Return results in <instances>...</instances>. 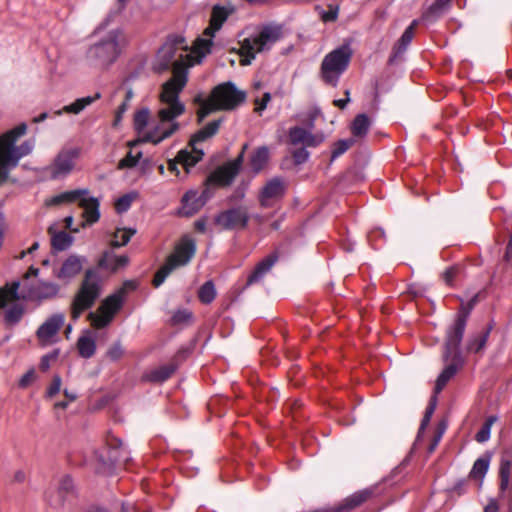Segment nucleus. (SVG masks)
Masks as SVG:
<instances>
[{"mask_svg": "<svg viewBox=\"0 0 512 512\" xmlns=\"http://www.w3.org/2000/svg\"><path fill=\"white\" fill-rule=\"evenodd\" d=\"M80 155V149L76 147L65 148L61 150L53 163L48 167V173L51 178H63L70 174L75 166V161Z\"/></svg>", "mask_w": 512, "mask_h": 512, "instance_id": "nucleus-15", "label": "nucleus"}, {"mask_svg": "<svg viewBox=\"0 0 512 512\" xmlns=\"http://www.w3.org/2000/svg\"><path fill=\"white\" fill-rule=\"evenodd\" d=\"M489 468V459L479 458L474 462L470 471V477L474 479H482Z\"/></svg>", "mask_w": 512, "mask_h": 512, "instance_id": "nucleus-43", "label": "nucleus"}, {"mask_svg": "<svg viewBox=\"0 0 512 512\" xmlns=\"http://www.w3.org/2000/svg\"><path fill=\"white\" fill-rule=\"evenodd\" d=\"M339 9L336 6H329L328 11H323L321 14V19L323 22H333L338 17Z\"/></svg>", "mask_w": 512, "mask_h": 512, "instance_id": "nucleus-55", "label": "nucleus"}, {"mask_svg": "<svg viewBox=\"0 0 512 512\" xmlns=\"http://www.w3.org/2000/svg\"><path fill=\"white\" fill-rule=\"evenodd\" d=\"M447 364L441 374L438 376L436 385H435V391L436 393L440 392L447 382L456 374V372L460 369V367L463 364V360L461 357L458 356H450L449 359L446 361Z\"/></svg>", "mask_w": 512, "mask_h": 512, "instance_id": "nucleus-25", "label": "nucleus"}, {"mask_svg": "<svg viewBox=\"0 0 512 512\" xmlns=\"http://www.w3.org/2000/svg\"><path fill=\"white\" fill-rule=\"evenodd\" d=\"M352 54L353 52L349 44H343L328 53L324 57L320 68L323 81L335 87L340 76L346 71Z\"/></svg>", "mask_w": 512, "mask_h": 512, "instance_id": "nucleus-7", "label": "nucleus"}, {"mask_svg": "<svg viewBox=\"0 0 512 512\" xmlns=\"http://www.w3.org/2000/svg\"><path fill=\"white\" fill-rule=\"evenodd\" d=\"M372 495L371 490L364 489L353 493L348 496L342 503V509L352 510L364 502H366Z\"/></svg>", "mask_w": 512, "mask_h": 512, "instance_id": "nucleus-32", "label": "nucleus"}, {"mask_svg": "<svg viewBox=\"0 0 512 512\" xmlns=\"http://www.w3.org/2000/svg\"><path fill=\"white\" fill-rule=\"evenodd\" d=\"M512 475V461L503 458L500 465V489L506 490L510 485V478Z\"/></svg>", "mask_w": 512, "mask_h": 512, "instance_id": "nucleus-38", "label": "nucleus"}, {"mask_svg": "<svg viewBox=\"0 0 512 512\" xmlns=\"http://www.w3.org/2000/svg\"><path fill=\"white\" fill-rule=\"evenodd\" d=\"M246 93L239 90L232 82L217 85L207 99L200 103L197 112L201 122L205 117L215 111H230L237 108L245 101Z\"/></svg>", "mask_w": 512, "mask_h": 512, "instance_id": "nucleus-5", "label": "nucleus"}, {"mask_svg": "<svg viewBox=\"0 0 512 512\" xmlns=\"http://www.w3.org/2000/svg\"><path fill=\"white\" fill-rule=\"evenodd\" d=\"M436 397H432L424 414V417L421 422L420 431L424 430L426 426L429 424L431 417L436 409Z\"/></svg>", "mask_w": 512, "mask_h": 512, "instance_id": "nucleus-50", "label": "nucleus"}, {"mask_svg": "<svg viewBox=\"0 0 512 512\" xmlns=\"http://www.w3.org/2000/svg\"><path fill=\"white\" fill-rule=\"evenodd\" d=\"M370 127V120L365 114H359L355 117L352 125L351 132L355 137H364Z\"/></svg>", "mask_w": 512, "mask_h": 512, "instance_id": "nucleus-34", "label": "nucleus"}, {"mask_svg": "<svg viewBox=\"0 0 512 512\" xmlns=\"http://www.w3.org/2000/svg\"><path fill=\"white\" fill-rule=\"evenodd\" d=\"M209 198L208 190L205 189L201 194L196 190H190L182 197V206L179 210L182 216H193L196 214L207 202Z\"/></svg>", "mask_w": 512, "mask_h": 512, "instance_id": "nucleus-23", "label": "nucleus"}, {"mask_svg": "<svg viewBox=\"0 0 512 512\" xmlns=\"http://www.w3.org/2000/svg\"><path fill=\"white\" fill-rule=\"evenodd\" d=\"M62 381L58 375H55L52 379L51 384L47 388L46 396L48 398H53L56 394H58L61 390Z\"/></svg>", "mask_w": 512, "mask_h": 512, "instance_id": "nucleus-52", "label": "nucleus"}, {"mask_svg": "<svg viewBox=\"0 0 512 512\" xmlns=\"http://www.w3.org/2000/svg\"><path fill=\"white\" fill-rule=\"evenodd\" d=\"M135 233H136V230L131 229V228L117 229L113 234V239L111 241V245L114 247L124 246L129 242V240Z\"/></svg>", "mask_w": 512, "mask_h": 512, "instance_id": "nucleus-39", "label": "nucleus"}, {"mask_svg": "<svg viewBox=\"0 0 512 512\" xmlns=\"http://www.w3.org/2000/svg\"><path fill=\"white\" fill-rule=\"evenodd\" d=\"M233 11L234 9L232 7L220 5H215L212 8L209 26L204 30L203 37H201L202 39L210 41V47L213 44L215 33L221 29L223 23L233 13Z\"/></svg>", "mask_w": 512, "mask_h": 512, "instance_id": "nucleus-21", "label": "nucleus"}, {"mask_svg": "<svg viewBox=\"0 0 512 512\" xmlns=\"http://www.w3.org/2000/svg\"><path fill=\"white\" fill-rule=\"evenodd\" d=\"M87 194L86 189H76L71 191H65L58 195H55L46 201L49 206L60 205L65 203L79 202L81 196Z\"/></svg>", "mask_w": 512, "mask_h": 512, "instance_id": "nucleus-29", "label": "nucleus"}, {"mask_svg": "<svg viewBox=\"0 0 512 512\" xmlns=\"http://www.w3.org/2000/svg\"><path fill=\"white\" fill-rule=\"evenodd\" d=\"M221 120H215L208 123L202 129H200L197 133L193 135L190 140L191 150H182L178 153V160L182 162L186 167L194 166L198 163L204 153L201 149L197 148V143L205 141L206 139L215 135L220 127Z\"/></svg>", "mask_w": 512, "mask_h": 512, "instance_id": "nucleus-11", "label": "nucleus"}, {"mask_svg": "<svg viewBox=\"0 0 512 512\" xmlns=\"http://www.w3.org/2000/svg\"><path fill=\"white\" fill-rule=\"evenodd\" d=\"M475 298L471 299L468 303L466 304H462L461 305V309L459 311L458 314H461V313H467V317L469 316L470 314V311L473 309L474 307V304H475Z\"/></svg>", "mask_w": 512, "mask_h": 512, "instance_id": "nucleus-61", "label": "nucleus"}, {"mask_svg": "<svg viewBox=\"0 0 512 512\" xmlns=\"http://www.w3.org/2000/svg\"><path fill=\"white\" fill-rule=\"evenodd\" d=\"M65 317L63 314H54L49 317L37 330V337L42 346L55 343L58 338V332L63 326Z\"/></svg>", "mask_w": 512, "mask_h": 512, "instance_id": "nucleus-20", "label": "nucleus"}, {"mask_svg": "<svg viewBox=\"0 0 512 512\" xmlns=\"http://www.w3.org/2000/svg\"><path fill=\"white\" fill-rule=\"evenodd\" d=\"M248 220V212L242 207L223 211L215 217V223L224 230L244 229Z\"/></svg>", "mask_w": 512, "mask_h": 512, "instance_id": "nucleus-18", "label": "nucleus"}, {"mask_svg": "<svg viewBox=\"0 0 512 512\" xmlns=\"http://www.w3.org/2000/svg\"><path fill=\"white\" fill-rule=\"evenodd\" d=\"M353 143L354 141L352 139L339 140L336 142L332 151V160L345 153L353 145Z\"/></svg>", "mask_w": 512, "mask_h": 512, "instance_id": "nucleus-48", "label": "nucleus"}, {"mask_svg": "<svg viewBox=\"0 0 512 512\" xmlns=\"http://www.w3.org/2000/svg\"><path fill=\"white\" fill-rule=\"evenodd\" d=\"M124 291L120 290L117 293L107 297L95 312L89 314L91 325L96 329L106 327L111 323L117 311L121 308L123 302Z\"/></svg>", "mask_w": 512, "mask_h": 512, "instance_id": "nucleus-12", "label": "nucleus"}, {"mask_svg": "<svg viewBox=\"0 0 512 512\" xmlns=\"http://www.w3.org/2000/svg\"><path fill=\"white\" fill-rule=\"evenodd\" d=\"M141 155H142L141 152H138L135 155H133L132 152H129L123 159L120 160V162L118 164V168L123 169V168L134 167L137 164Z\"/></svg>", "mask_w": 512, "mask_h": 512, "instance_id": "nucleus-49", "label": "nucleus"}, {"mask_svg": "<svg viewBox=\"0 0 512 512\" xmlns=\"http://www.w3.org/2000/svg\"><path fill=\"white\" fill-rule=\"evenodd\" d=\"M269 149L266 146L258 147L250 157V166L255 173L260 172L268 163Z\"/></svg>", "mask_w": 512, "mask_h": 512, "instance_id": "nucleus-30", "label": "nucleus"}, {"mask_svg": "<svg viewBox=\"0 0 512 512\" xmlns=\"http://www.w3.org/2000/svg\"><path fill=\"white\" fill-rule=\"evenodd\" d=\"M129 258L126 255H106L105 259L100 262L101 266L117 271L127 266Z\"/></svg>", "mask_w": 512, "mask_h": 512, "instance_id": "nucleus-35", "label": "nucleus"}, {"mask_svg": "<svg viewBox=\"0 0 512 512\" xmlns=\"http://www.w3.org/2000/svg\"><path fill=\"white\" fill-rule=\"evenodd\" d=\"M79 354L84 358H90L96 350L95 340L90 336H82L77 341Z\"/></svg>", "mask_w": 512, "mask_h": 512, "instance_id": "nucleus-37", "label": "nucleus"}, {"mask_svg": "<svg viewBox=\"0 0 512 512\" xmlns=\"http://www.w3.org/2000/svg\"><path fill=\"white\" fill-rule=\"evenodd\" d=\"M73 238L66 232H59L52 236L51 244L54 249L63 251L71 246Z\"/></svg>", "mask_w": 512, "mask_h": 512, "instance_id": "nucleus-41", "label": "nucleus"}, {"mask_svg": "<svg viewBox=\"0 0 512 512\" xmlns=\"http://www.w3.org/2000/svg\"><path fill=\"white\" fill-rule=\"evenodd\" d=\"M100 293L101 285L98 275L91 269L87 270L71 305L72 318L78 319L85 310L93 306Z\"/></svg>", "mask_w": 512, "mask_h": 512, "instance_id": "nucleus-8", "label": "nucleus"}, {"mask_svg": "<svg viewBox=\"0 0 512 512\" xmlns=\"http://www.w3.org/2000/svg\"><path fill=\"white\" fill-rule=\"evenodd\" d=\"M270 100H271V95L268 92H266L263 95V98L261 100L256 99L255 100V105H256L255 111L258 113L262 112L266 108V106Z\"/></svg>", "mask_w": 512, "mask_h": 512, "instance_id": "nucleus-56", "label": "nucleus"}, {"mask_svg": "<svg viewBox=\"0 0 512 512\" xmlns=\"http://www.w3.org/2000/svg\"><path fill=\"white\" fill-rule=\"evenodd\" d=\"M26 130V124L22 123L0 136V184L7 180L9 171L17 166L19 160L30 154L34 148L32 141L15 146L16 141L26 133Z\"/></svg>", "mask_w": 512, "mask_h": 512, "instance_id": "nucleus-2", "label": "nucleus"}, {"mask_svg": "<svg viewBox=\"0 0 512 512\" xmlns=\"http://www.w3.org/2000/svg\"><path fill=\"white\" fill-rule=\"evenodd\" d=\"M347 98L346 99H337V100H334V105L341 108V109H344L347 105V103L350 101L349 99V91L347 90L345 92Z\"/></svg>", "mask_w": 512, "mask_h": 512, "instance_id": "nucleus-63", "label": "nucleus"}, {"mask_svg": "<svg viewBox=\"0 0 512 512\" xmlns=\"http://www.w3.org/2000/svg\"><path fill=\"white\" fill-rule=\"evenodd\" d=\"M248 145L245 144L242 148L241 153L236 159L230 161L223 166L217 168L207 179L208 185L216 186H227L229 185L235 176L238 174L244 159V153Z\"/></svg>", "mask_w": 512, "mask_h": 512, "instance_id": "nucleus-16", "label": "nucleus"}, {"mask_svg": "<svg viewBox=\"0 0 512 512\" xmlns=\"http://www.w3.org/2000/svg\"><path fill=\"white\" fill-rule=\"evenodd\" d=\"M276 260L277 257L275 255H269L259 262L254 271L248 277L247 284L250 285L261 281L275 264Z\"/></svg>", "mask_w": 512, "mask_h": 512, "instance_id": "nucleus-28", "label": "nucleus"}, {"mask_svg": "<svg viewBox=\"0 0 512 512\" xmlns=\"http://www.w3.org/2000/svg\"><path fill=\"white\" fill-rule=\"evenodd\" d=\"M180 126L177 121L162 119L157 116V122L150 125L149 130L143 136V142H151L159 144L163 140L172 136L179 130Z\"/></svg>", "mask_w": 512, "mask_h": 512, "instance_id": "nucleus-19", "label": "nucleus"}, {"mask_svg": "<svg viewBox=\"0 0 512 512\" xmlns=\"http://www.w3.org/2000/svg\"><path fill=\"white\" fill-rule=\"evenodd\" d=\"M126 44L125 33L113 29L88 48L86 58L90 64L106 69L118 59Z\"/></svg>", "mask_w": 512, "mask_h": 512, "instance_id": "nucleus-3", "label": "nucleus"}, {"mask_svg": "<svg viewBox=\"0 0 512 512\" xmlns=\"http://www.w3.org/2000/svg\"><path fill=\"white\" fill-rule=\"evenodd\" d=\"M511 256H512V235H511L510 241H509V243L507 245V248H506V253H505L506 260L510 261Z\"/></svg>", "mask_w": 512, "mask_h": 512, "instance_id": "nucleus-64", "label": "nucleus"}, {"mask_svg": "<svg viewBox=\"0 0 512 512\" xmlns=\"http://www.w3.org/2000/svg\"><path fill=\"white\" fill-rule=\"evenodd\" d=\"M198 297L204 304L211 303L216 297L214 284L211 281L204 283L199 289Z\"/></svg>", "mask_w": 512, "mask_h": 512, "instance_id": "nucleus-42", "label": "nucleus"}, {"mask_svg": "<svg viewBox=\"0 0 512 512\" xmlns=\"http://www.w3.org/2000/svg\"><path fill=\"white\" fill-rule=\"evenodd\" d=\"M293 157L297 164H301L308 159L309 153L305 148H300L294 152Z\"/></svg>", "mask_w": 512, "mask_h": 512, "instance_id": "nucleus-57", "label": "nucleus"}, {"mask_svg": "<svg viewBox=\"0 0 512 512\" xmlns=\"http://www.w3.org/2000/svg\"><path fill=\"white\" fill-rule=\"evenodd\" d=\"M455 274H456L455 268L447 269L443 274V278H444L445 282L450 285L452 283V280H453Z\"/></svg>", "mask_w": 512, "mask_h": 512, "instance_id": "nucleus-62", "label": "nucleus"}, {"mask_svg": "<svg viewBox=\"0 0 512 512\" xmlns=\"http://www.w3.org/2000/svg\"><path fill=\"white\" fill-rule=\"evenodd\" d=\"M281 29L276 26H265L259 33L245 38L241 42L240 60L241 65H249L256 54L269 50L280 38Z\"/></svg>", "mask_w": 512, "mask_h": 512, "instance_id": "nucleus-6", "label": "nucleus"}, {"mask_svg": "<svg viewBox=\"0 0 512 512\" xmlns=\"http://www.w3.org/2000/svg\"><path fill=\"white\" fill-rule=\"evenodd\" d=\"M132 201H133V197L129 194L120 197L115 202L116 211L118 213H123V212L127 211L130 208Z\"/></svg>", "mask_w": 512, "mask_h": 512, "instance_id": "nucleus-51", "label": "nucleus"}, {"mask_svg": "<svg viewBox=\"0 0 512 512\" xmlns=\"http://www.w3.org/2000/svg\"><path fill=\"white\" fill-rule=\"evenodd\" d=\"M467 322V313L458 314L453 326L448 330L445 342L444 360L450 356L461 357L459 345L462 341Z\"/></svg>", "mask_w": 512, "mask_h": 512, "instance_id": "nucleus-17", "label": "nucleus"}, {"mask_svg": "<svg viewBox=\"0 0 512 512\" xmlns=\"http://www.w3.org/2000/svg\"><path fill=\"white\" fill-rule=\"evenodd\" d=\"M451 0H435V2L430 6L427 13L424 15V18H429L430 16H438L443 10L449 5Z\"/></svg>", "mask_w": 512, "mask_h": 512, "instance_id": "nucleus-47", "label": "nucleus"}, {"mask_svg": "<svg viewBox=\"0 0 512 512\" xmlns=\"http://www.w3.org/2000/svg\"><path fill=\"white\" fill-rule=\"evenodd\" d=\"M417 24H418V21L414 20L406 28V30L402 34L401 38L394 46V51L396 54L402 53L407 48V46L410 44V42L412 41V39L414 37V30H415V27L417 26Z\"/></svg>", "mask_w": 512, "mask_h": 512, "instance_id": "nucleus-36", "label": "nucleus"}, {"mask_svg": "<svg viewBox=\"0 0 512 512\" xmlns=\"http://www.w3.org/2000/svg\"><path fill=\"white\" fill-rule=\"evenodd\" d=\"M87 259L85 256L70 254L54 267L52 274L62 284H70L83 270Z\"/></svg>", "mask_w": 512, "mask_h": 512, "instance_id": "nucleus-14", "label": "nucleus"}, {"mask_svg": "<svg viewBox=\"0 0 512 512\" xmlns=\"http://www.w3.org/2000/svg\"><path fill=\"white\" fill-rule=\"evenodd\" d=\"M60 291L57 283L50 281H41L29 292V297L33 300H48L56 297Z\"/></svg>", "mask_w": 512, "mask_h": 512, "instance_id": "nucleus-26", "label": "nucleus"}, {"mask_svg": "<svg viewBox=\"0 0 512 512\" xmlns=\"http://www.w3.org/2000/svg\"><path fill=\"white\" fill-rule=\"evenodd\" d=\"M499 511V505L495 499H490L486 506L484 507L483 512H498Z\"/></svg>", "mask_w": 512, "mask_h": 512, "instance_id": "nucleus-60", "label": "nucleus"}, {"mask_svg": "<svg viewBox=\"0 0 512 512\" xmlns=\"http://www.w3.org/2000/svg\"><path fill=\"white\" fill-rule=\"evenodd\" d=\"M58 354H59V351L54 350L53 352L44 355L40 361V369L42 371H47L50 368L51 362L56 360V358L58 357Z\"/></svg>", "mask_w": 512, "mask_h": 512, "instance_id": "nucleus-54", "label": "nucleus"}, {"mask_svg": "<svg viewBox=\"0 0 512 512\" xmlns=\"http://www.w3.org/2000/svg\"><path fill=\"white\" fill-rule=\"evenodd\" d=\"M78 205L83 209L82 216L84 218V222L82 223V226H85L86 224H94L99 220V200L95 197H90L88 191L87 194L81 196Z\"/></svg>", "mask_w": 512, "mask_h": 512, "instance_id": "nucleus-24", "label": "nucleus"}, {"mask_svg": "<svg viewBox=\"0 0 512 512\" xmlns=\"http://www.w3.org/2000/svg\"><path fill=\"white\" fill-rule=\"evenodd\" d=\"M34 380V371L33 370H30L28 371L27 373H25L20 381H19V385L21 387H26L28 386L32 381Z\"/></svg>", "mask_w": 512, "mask_h": 512, "instance_id": "nucleus-58", "label": "nucleus"}, {"mask_svg": "<svg viewBox=\"0 0 512 512\" xmlns=\"http://www.w3.org/2000/svg\"><path fill=\"white\" fill-rule=\"evenodd\" d=\"M187 80L183 69L179 65L176 66L174 76L162 85L158 117L176 121L178 117L184 114L185 105L180 101L179 94L186 86Z\"/></svg>", "mask_w": 512, "mask_h": 512, "instance_id": "nucleus-4", "label": "nucleus"}, {"mask_svg": "<svg viewBox=\"0 0 512 512\" xmlns=\"http://www.w3.org/2000/svg\"><path fill=\"white\" fill-rule=\"evenodd\" d=\"M109 446L112 447V449L109 450L108 456V459L111 463L116 464L126 462L128 460L127 452L123 448H121L122 442L120 440L113 439L109 443Z\"/></svg>", "mask_w": 512, "mask_h": 512, "instance_id": "nucleus-33", "label": "nucleus"}, {"mask_svg": "<svg viewBox=\"0 0 512 512\" xmlns=\"http://www.w3.org/2000/svg\"><path fill=\"white\" fill-rule=\"evenodd\" d=\"M195 250V242L188 237L183 238L167 258L166 263L156 272L153 285L159 287L174 269L186 265L194 256Z\"/></svg>", "mask_w": 512, "mask_h": 512, "instance_id": "nucleus-9", "label": "nucleus"}, {"mask_svg": "<svg viewBox=\"0 0 512 512\" xmlns=\"http://www.w3.org/2000/svg\"><path fill=\"white\" fill-rule=\"evenodd\" d=\"M192 319V313L186 309L177 310L171 317V323L173 325H183L189 323Z\"/></svg>", "mask_w": 512, "mask_h": 512, "instance_id": "nucleus-46", "label": "nucleus"}, {"mask_svg": "<svg viewBox=\"0 0 512 512\" xmlns=\"http://www.w3.org/2000/svg\"><path fill=\"white\" fill-rule=\"evenodd\" d=\"M495 421H496V417H494V416L489 417L485 421V423L483 424L481 429L476 434L475 438H476L477 442L483 443V442H486L490 438L491 427Z\"/></svg>", "mask_w": 512, "mask_h": 512, "instance_id": "nucleus-44", "label": "nucleus"}, {"mask_svg": "<svg viewBox=\"0 0 512 512\" xmlns=\"http://www.w3.org/2000/svg\"><path fill=\"white\" fill-rule=\"evenodd\" d=\"M150 111L147 108H143L137 111L134 115V128L140 135V141L143 142V136L149 130Z\"/></svg>", "mask_w": 512, "mask_h": 512, "instance_id": "nucleus-31", "label": "nucleus"}, {"mask_svg": "<svg viewBox=\"0 0 512 512\" xmlns=\"http://www.w3.org/2000/svg\"><path fill=\"white\" fill-rule=\"evenodd\" d=\"M489 337V331L482 332L471 338L467 344V350L472 353H479L484 349Z\"/></svg>", "mask_w": 512, "mask_h": 512, "instance_id": "nucleus-40", "label": "nucleus"}, {"mask_svg": "<svg viewBox=\"0 0 512 512\" xmlns=\"http://www.w3.org/2000/svg\"><path fill=\"white\" fill-rule=\"evenodd\" d=\"M286 191V184L283 179L275 177L269 180L262 188L260 203L264 207H271L279 201Z\"/></svg>", "mask_w": 512, "mask_h": 512, "instance_id": "nucleus-22", "label": "nucleus"}, {"mask_svg": "<svg viewBox=\"0 0 512 512\" xmlns=\"http://www.w3.org/2000/svg\"><path fill=\"white\" fill-rule=\"evenodd\" d=\"M18 288V282L0 288V310L7 308L5 320L10 324L19 322L24 313L23 305L18 302Z\"/></svg>", "mask_w": 512, "mask_h": 512, "instance_id": "nucleus-13", "label": "nucleus"}, {"mask_svg": "<svg viewBox=\"0 0 512 512\" xmlns=\"http://www.w3.org/2000/svg\"><path fill=\"white\" fill-rule=\"evenodd\" d=\"M101 98V94L96 92L94 95L76 99L73 103L65 105L62 109L55 111V115L60 116L62 113L80 114L85 108L93 104Z\"/></svg>", "mask_w": 512, "mask_h": 512, "instance_id": "nucleus-27", "label": "nucleus"}, {"mask_svg": "<svg viewBox=\"0 0 512 512\" xmlns=\"http://www.w3.org/2000/svg\"><path fill=\"white\" fill-rule=\"evenodd\" d=\"M210 53V41L198 38L191 50H188L185 39L182 36H172L162 45L157 54L159 68L164 70L172 66L174 69L180 66L187 76L188 68L200 64L203 58Z\"/></svg>", "mask_w": 512, "mask_h": 512, "instance_id": "nucleus-1", "label": "nucleus"}, {"mask_svg": "<svg viewBox=\"0 0 512 512\" xmlns=\"http://www.w3.org/2000/svg\"><path fill=\"white\" fill-rule=\"evenodd\" d=\"M319 115L317 110H311L300 116V121L305 125L295 126L289 130V139L293 145H302L304 147H317L324 141L323 133H312L314 122Z\"/></svg>", "mask_w": 512, "mask_h": 512, "instance_id": "nucleus-10", "label": "nucleus"}, {"mask_svg": "<svg viewBox=\"0 0 512 512\" xmlns=\"http://www.w3.org/2000/svg\"><path fill=\"white\" fill-rule=\"evenodd\" d=\"M124 355V349L120 343L113 344L107 351V357L112 361L119 360Z\"/></svg>", "mask_w": 512, "mask_h": 512, "instance_id": "nucleus-53", "label": "nucleus"}, {"mask_svg": "<svg viewBox=\"0 0 512 512\" xmlns=\"http://www.w3.org/2000/svg\"><path fill=\"white\" fill-rule=\"evenodd\" d=\"M178 164H181L185 170H186V173L189 172V168H191L192 166H188L186 167L182 162H180L178 160V156L176 157L175 161H169L168 163V169L174 173H176L177 175L179 174V171H178Z\"/></svg>", "mask_w": 512, "mask_h": 512, "instance_id": "nucleus-59", "label": "nucleus"}, {"mask_svg": "<svg viewBox=\"0 0 512 512\" xmlns=\"http://www.w3.org/2000/svg\"><path fill=\"white\" fill-rule=\"evenodd\" d=\"M174 370L175 368L172 366H162L151 373L150 379L156 382H163L174 373Z\"/></svg>", "mask_w": 512, "mask_h": 512, "instance_id": "nucleus-45", "label": "nucleus"}]
</instances>
